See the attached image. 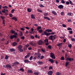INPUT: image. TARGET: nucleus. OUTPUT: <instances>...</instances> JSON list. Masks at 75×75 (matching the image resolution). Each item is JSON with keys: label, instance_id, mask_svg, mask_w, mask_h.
Masks as SVG:
<instances>
[{"label": "nucleus", "instance_id": "obj_1", "mask_svg": "<svg viewBox=\"0 0 75 75\" xmlns=\"http://www.w3.org/2000/svg\"><path fill=\"white\" fill-rule=\"evenodd\" d=\"M56 38V35H51L50 36H49V38L50 39V40H52V41H53V40H55Z\"/></svg>", "mask_w": 75, "mask_h": 75}, {"label": "nucleus", "instance_id": "obj_2", "mask_svg": "<svg viewBox=\"0 0 75 75\" xmlns=\"http://www.w3.org/2000/svg\"><path fill=\"white\" fill-rule=\"evenodd\" d=\"M67 54H65V57L66 58V60L67 61H72L74 60V59L72 58H69V57H67Z\"/></svg>", "mask_w": 75, "mask_h": 75}, {"label": "nucleus", "instance_id": "obj_3", "mask_svg": "<svg viewBox=\"0 0 75 75\" xmlns=\"http://www.w3.org/2000/svg\"><path fill=\"white\" fill-rule=\"evenodd\" d=\"M50 57L53 59H55L56 58V57L55 54L52 52H51L50 53Z\"/></svg>", "mask_w": 75, "mask_h": 75}, {"label": "nucleus", "instance_id": "obj_4", "mask_svg": "<svg viewBox=\"0 0 75 75\" xmlns=\"http://www.w3.org/2000/svg\"><path fill=\"white\" fill-rule=\"evenodd\" d=\"M44 35H46L47 36H49V33H47V32L45 30V31L43 32V33L41 34V35L42 36Z\"/></svg>", "mask_w": 75, "mask_h": 75}, {"label": "nucleus", "instance_id": "obj_5", "mask_svg": "<svg viewBox=\"0 0 75 75\" xmlns=\"http://www.w3.org/2000/svg\"><path fill=\"white\" fill-rule=\"evenodd\" d=\"M37 57L38 59H39L41 57V54L39 52H38L37 54Z\"/></svg>", "mask_w": 75, "mask_h": 75}, {"label": "nucleus", "instance_id": "obj_6", "mask_svg": "<svg viewBox=\"0 0 75 75\" xmlns=\"http://www.w3.org/2000/svg\"><path fill=\"white\" fill-rule=\"evenodd\" d=\"M6 68L8 69H11L12 68L11 66L9 64H6Z\"/></svg>", "mask_w": 75, "mask_h": 75}, {"label": "nucleus", "instance_id": "obj_7", "mask_svg": "<svg viewBox=\"0 0 75 75\" xmlns=\"http://www.w3.org/2000/svg\"><path fill=\"white\" fill-rule=\"evenodd\" d=\"M62 44H63L62 43H59L58 44H57V47H62Z\"/></svg>", "mask_w": 75, "mask_h": 75}, {"label": "nucleus", "instance_id": "obj_8", "mask_svg": "<svg viewBox=\"0 0 75 75\" xmlns=\"http://www.w3.org/2000/svg\"><path fill=\"white\" fill-rule=\"evenodd\" d=\"M64 6L62 5H60L58 6V8L59 9H62L63 8Z\"/></svg>", "mask_w": 75, "mask_h": 75}, {"label": "nucleus", "instance_id": "obj_9", "mask_svg": "<svg viewBox=\"0 0 75 75\" xmlns=\"http://www.w3.org/2000/svg\"><path fill=\"white\" fill-rule=\"evenodd\" d=\"M52 13L53 14L55 15H57V14L56 13V12L54 11H52Z\"/></svg>", "mask_w": 75, "mask_h": 75}, {"label": "nucleus", "instance_id": "obj_10", "mask_svg": "<svg viewBox=\"0 0 75 75\" xmlns=\"http://www.w3.org/2000/svg\"><path fill=\"white\" fill-rule=\"evenodd\" d=\"M43 43V41H42L41 40H40L38 42V44L39 45H41Z\"/></svg>", "mask_w": 75, "mask_h": 75}, {"label": "nucleus", "instance_id": "obj_11", "mask_svg": "<svg viewBox=\"0 0 75 75\" xmlns=\"http://www.w3.org/2000/svg\"><path fill=\"white\" fill-rule=\"evenodd\" d=\"M11 18H12V20H15V21H17V19L16 18V17H12Z\"/></svg>", "mask_w": 75, "mask_h": 75}, {"label": "nucleus", "instance_id": "obj_12", "mask_svg": "<svg viewBox=\"0 0 75 75\" xmlns=\"http://www.w3.org/2000/svg\"><path fill=\"white\" fill-rule=\"evenodd\" d=\"M53 74L52 71H49L48 72V75H52Z\"/></svg>", "mask_w": 75, "mask_h": 75}, {"label": "nucleus", "instance_id": "obj_13", "mask_svg": "<svg viewBox=\"0 0 75 75\" xmlns=\"http://www.w3.org/2000/svg\"><path fill=\"white\" fill-rule=\"evenodd\" d=\"M49 61L52 64H53L54 62V61L53 59H49Z\"/></svg>", "mask_w": 75, "mask_h": 75}, {"label": "nucleus", "instance_id": "obj_14", "mask_svg": "<svg viewBox=\"0 0 75 75\" xmlns=\"http://www.w3.org/2000/svg\"><path fill=\"white\" fill-rule=\"evenodd\" d=\"M55 32H51V33H48L49 35H54L55 34Z\"/></svg>", "mask_w": 75, "mask_h": 75}, {"label": "nucleus", "instance_id": "obj_15", "mask_svg": "<svg viewBox=\"0 0 75 75\" xmlns=\"http://www.w3.org/2000/svg\"><path fill=\"white\" fill-rule=\"evenodd\" d=\"M44 18L45 19H47V20H48L49 21H50V19L49 18V17H48L45 16L44 17Z\"/></svg>", "mask_w": 75, "mask_h": 75}, {"label": "nucleus", "instance_id": "obj_16", "mask_svg": "<svg viewBox=\"0 0 75 75\" xmlns=\"http://www.w3.org/2000/svg\"><path fill=\"white\" fill-rule=\"evenodd\" d=\"M45 31H46V32H52V30L51 29H47V30H45Z\"/></svg>", "mask_w": 75, "mask_h": 75}, {"label": "nucleus", "instance_id": "obj_17", "mask_svg": "<svg viewBox=\"0 0 75 75\" xmlns=\"http://www.w3.org/2000/svg\"><path fill=\"white\" fill-rule=\"evenodd\" d=\"M23 47L21 45H19L17 47L18 48V50L22 49Z\"/></svg>", "mask_w": 75, "mask_h": 75}, {"label": "nucleus", "instance_id": "obj_18", "mask_svg": "<svg viewBox=\"0 0 75 75\" xmlns=\"http://www.w3.org/2000/svg\"><path fill=\"white\" fill-rule=\"evenodd\" d=\"M28 72L29 73H33V72L32 71V70L29 69L28 70Z\"/></svg>", "mask_w": 75, "mask_h": 75}, {"label": "nucleus", "instance_id": "obj_19", "mask_svg": "<svg viewBox=\"0 0 75 75\" xmlns=\"http://www.w3.org/2000/svg\"><path fill=\"white\" fill-rule=\"evenodd\" d=\"M24 62L25 63H30V61H29L28 60H27L26 59H25L24 60Z\"/></svg>", "mask_w": 75, "mask_h": 75}, {"label": "nucleus", "instance_id": "obj_20", "mask_svg": "<svg viewBox=\"0 0 75 75\" xmlns=\"http://www.w3.org/2000/svg\"><path fill=\"white\" fill-rule=\"evenodd\" d=\"M9 50L11 52H13L15 51V50L13 48L10 49Z\"/></svg>", "mask_w": 75, "mask_h": 75}, {"label": "nucleus", "instance_id": "obj_21", "mask_svg": "<svg viewBox=\"0 0 75 75\" xmlns=\"http://www.w3.org/2000/svg\"><path fill=\"white\" fill-rule=\"evenodd\" d=\"M31 18L33 19L35 18L34 17V15L31 14Z\"/></svg>", "mask_w": 75, "mask_h": 75}, {"label": "nucleus", "instance_id": "obj_22", "mask_svg": "<svg viewBox=\"0 0 75 75\" xmlns=\"http://www.w3.org/2000/svg\"><path fill=\"white\" fill-rule=\"evenodd\" d=\"M28 12H31L32 11L31 9L28 8L27 9Z\"/></svg>", "mask_w": 75, "mask_h": 75}, {"label": "nucleus", "instance_id": "obj_23", "mask_svg": "<svg viewBox=\"0 0 75 75\" xmlns=\"http://www.w3.org/2000/svg\"><path fill=\"white\" fill-rule=\"evenodd\" d=\"M17 45V43L15 42L13 43V47Z\"/></svg>", "mask_w": 75, "mask_h": 75}, {"label": "nucleus", "instance_id": "obj_24", "mask_svg": "<svg viewBox=\"0 0 75 75\" xmlns=\"http://www.w3.org/2000/svg\"><path fill=\"white\" fill-rule=\"evenodd\" d=\"M20 63L18 62H15V63L14 64V65H16L17 64H19Z\"/></svg>", "mask_w": 75, "mask_h": 75}, {"label": "nucleus", "instance_id": "obj_25", "mask_svg": "<svg viewBox=\"0 0 75 75\" xmlns=\"http://www.w3.org/2000/svg\"><path fill=\"white\" fill-rule=\"evenodd\" d=\"M29 55H30L29 54H28L26 56H25L24 58L25 59L27 58L28 57H29Z\"/></svg>", "mask_w": 75, "mask_h": 75}, {"label": "nucleus", "instance_id": "obj_26", "mask_svg": "<svg viewBox=\"0 0 75 75\" xmlns=\"http://www.w3.org/2000/svg\"><path fill=\"white\" fill-rule=\"evenodd\" d=\"M41 51L43 53H45V52H46L45 49H41Z\"/></svg>", "mask_w": 75, "mask_h": 75}, {"label": "nucleus", "instance_id": "obj_27", "mask_svg": "<svg viewBox=\"0 0 75 75\" xmlns=\"http://www.w3.org/2000/svg\"><path fill=\"white\" fill-rule=\"evenodd\" d=\"M11 33L12 34H13L15 32V31L14 30H11Z\"/></svg>", "mask_w": 75, "mask_h": 75}, {"label": "nucleus", "instance_id": "obj_28", "mask_svg": "<svg viewBox=\"0 0 75 75\" xmlns=\"http://www.w3.org/2000/svg\"><path fill=\"white\" fill-rule=\"evenodd\" d=\"M0 17H1V18L2 19V21L5 20L4 19L5 18V17H4V16L3 17L2 16H1Z\"/></svg>", "mask_w": 75, "mask_h": 75}, {"label": "nucleus", "instance_id": "obj_29", "mask_svg": "<svg viewBox=\"0 0 75 75\" xmlns=\"http://www.w3.org/2000/svg\"><path fill=\"white\" fill-rule=\"evenodd\" d=\"M37 11L38 12H39L40 13H42L43 12L42 11L40 10L39 9H37Z\"/></svg>", "mask_w": 75, "mask_h": 75}, {"label": "nucleus", "instance_id": "obj_30", "mask_svg": "<svg viewBox=\"0 0 75 75\" xmlns=\"http://www.w3.org/2000/svg\"><path fill=\"white\" fill-rule=\"evenodd\" d=\"M69 2L70 4L71 5H73V3L70 0H69Z\"/></svg>", "mask_w": 75, "mask_h": 75}, {"label": "nucleus", "instance_id": "obj_31", "mask_svg": "<svg viewBox=\"0 0 75 75\" xmlns=\"http://www.w3.org/2000/svg\"><path fill=\"white\" fill-rule=\"evenodd\" d=\"M69 62H66V65H65V66L66 67H67L68 66V65L69 64Z\"/></svg>", "mask_w": 75, "mask_h": 75}, {"label": "nucleus", "instance_id": "obj_32", "mask_svg": "<svg viewBox=\"0 0 75 75\" xmlns=\"http://www.w3.org/2000/svg\"><path fill=\"white\" fill-rule=\"evenodd\" d=\"M41 29V26H40L39 27H38L37 29L38 30L40 29Z\"/></svg>", "mask_w": 75, "mask_h": 75}, {"label": "nucleus", "instance_id": "obj_33", "mask_svg": "<svg viewBox=\"0 0 75 75\" xmlns=\"http://www.w3.org/2000/svg\"><path fill=\"white\" fill-rule=\"evenodd\" d=\"M56 74V75H61V73L60 72H59V71H57V72Z\"/></svg>", "mask_w": 75, "mask_h": 75}, {"label": "nucleus", "instance_id": "obj_34", "mask_svg": "<svg viewBox=\"0 0 75 75\" xmlns=\"http://www.w3.org/2000/svg\"><path fill=\"white\" fill-rule=\"evenodd\" d=\"M66 5H68L70 4V2L69 1H66V3L65 4Z\"/></svg>", "mask_w": 75, "mask_h": 75}, {"label": "nucleus", "instance_id": "obj_35", "mask_svg": "<svg viewBox=\"0 0 75 75\" xmlns=\"http://www.w3.org/2000/svg\"><path fill=\"white\" fill-rule=\"evenodd\" d=\"M47 48L49 49H51L52 48L51 46L49 45L47 46Z\"/></svg>", "mask_w": 75, "mask_h": 75}, {"label": "nucleus", "instance_id": "obj_36", "mask_svg": "<svg viewBox=\"0 0 75 75\" xmlns=\"http://www.w3.org/2000/svg\"><path fill=\"white\" fill-rule=\"evenodd\" d=\"M61 2L62 4H65V2L64 0H61Z\"/></svg>", "mask_w": 75, "mask_h": 75}, {"label": "nucleus", "instance_id": "obj_37", "mask_svg": "<svg viewBox=\"0 0 75 75\" xmlns=\"http://www.w3.org/2000/svg\"><path fill=\"white\" fill-rule=\"evenodd\" d=\"M39 6L42 8H44L45 7L42 4H40Z\"/></svg>", "mask_w": 75, "mask_h": 75}, {"label": "nucleus", "instance_id": "obj_38", "mask_svg": "<svg viewBox=\"0 0 75 75\" xmlns=\"http://www.w3.org/2000/svg\"><path fill=\"white\" fill-rule=\"evenodd\" d=\"M20 70L21 71V72H23L24 71V69L22 68L20 69Z\"/></svg>", "mask_w": 75, "mask_h": 75}, {"label": "nucleus", "instance_id": "obj_39", "mask_svg": "<svg viewBox=\"0 0 75 75\" xmlns=\"http://www.w3.org/2000/svg\"><path fill=\"white\" fill-rule=\"evenodd\" d=\"M45 57V56H41V57H40V59H42L43 58Z\"/></svg>", "mask_w": 75, "mask_h": 75}, {"label": "nucleus", "instance_id": "obj_40", "mask_svg": "<svg viewBox=\"0 0 75 75\" xmlns=\"http://www.w3.org/2000/svg\"><path fill=\"white\" fill-rule=\"evenodd\" d=\"M9 57L8 56H6L5 57V59H8Z\"/></svg>", "mask_w": 75, "mask_h": 75}, {"label": "nucleus", "instance_id": "obj_41", "mask_svg": "<svg viewBox=\"0 0 75 75\" xmlns=\"http://www.w3.org/2000/svg\"><path fill=\"white\" fill-rule=\"evenodd\" d=\"M71 40L72 41L75 42V39L74 38H72Z\"/></svg>", "mask_w": 75, "mask_h": 75}, {"label": "nucleus", "instance_id": "obj_42", "mask_svg": "<svg viewBox=\"0 0 75 75\" xmlns=\"http://www.w3.org/2000/svg\"><path fill=\"white\" fill-rule=\"evenodd\" d=\"M44 41L46 42H48V39H45Z\"/></svg>", "mask_w": 75, "mask_h": 75}, {"label": "nucleus", "instance_id": "obj_43", "mask_svg": "<svg viewBox=\"0 0 75 75\" xmlns=\"http://www.w3.org/2000/svg\"><path fill=\"white\" fill-rule=\"evenodd\" d=\"M18 50L20 52H22L23 51V50L21 49H18Z\"/></svg>", "mask_w": 75, "mask_h": 75}, {"label": "nucleus", "instance_id": "obj_44", "mask_svg": "<svg viewBox=\"0 0 75 75\" xmlns=\"http://www.w3.org/2000/svg\"><path fill=\"white\" fill-rule=\"evenodd\" d=\"M69 33L70 34H73V31L72 30H69Z\"/></svg>", "mask_w": 75, "mask_h": 75}, {"label": "nucleus", "instance_id": "obj_45", "mask_svg": "<svg viewBox=\"0 0 75 75\" xmlns=\"http://www.w3.org/2000/svg\"><path fill=\"white\" fill-rule=\"evenodd\" d=\"M38 63L40 65L41 64H43V62H38Z\"/></svg>", "mask_w": 75, "mask_h": 75}, {"label": "nucleus", "instance_id": "obj_46", "mask_svg": "<svg viewBox=\"0 0 75 75\" xmlns=\"http://www.w3.org/2000/svg\"><path fill=\"white\" fill-rule=\"evenodd\" d=\"M72 28H67V30H72Z\"/></svg>", "mask_w": 75, "mask_h": 75}, {"label": "nucleus", "instance_id": "obj_47", "mask_svg": "<svg viewBox=\"0 0 75 75\" xmlns=\"http://www.w3.org/2000/svg\"><path fill=\"white\" fill-rule=\"evenodd\" d=\"M72 45L70 44L68 45V47L69 48H71L72 47Z\"/></svg>", "mask_w": 75, "mask_h": 75}, {"label": "nucleus", "instance_id": "obj_48", "mask_svg": "<svg viewBox=\"0 0 75 75\" xmlns=\"http://www.w3.org/2000/svg\"><path fill=\"white\" fill-rule=\"evenodd\" d=\"M8 7L7 6H3V8H5V9H7L8 8Z\"/></svg>", "mask_w": 75, "mask_h": 75}, {"label": "nucleus", "instance_id": "obj_49", "mask_svg": "<svg viewBox=\"0 0 75 75\" xmlns=\"http://www.w3.org/2000/svg\"><path fill=\"white\" fill-rule=\"evenodd\" d=\"M33 56H31L30 57V60H32V59H33Z\"/></svg>", "mask_w": 75, "mask_h": 75}, {"label": "nucleus", "instance_id": "obj_50", "mask_svg": "<svg viewBox=\"0 0 75 75\" xmlns=\"http://www.w3.org/2000/svg\"><path fill=\"white\" fill-rule=\"evenodd\" d=\"M62 27H66V25L65 24H62Z\"/></svg>", "mask_w": 75, "mask_h": 75}, {"label": "nucleus", "instance_id": "obj_51", "mask_svg": "<svg viewBox=\"0 0 75 75\" xmlns=\"http://www.w3.org/2000/svg\"><path fill=\"white\" fill-rule=\"evenodd\" d=\"M61 60H64V57H62L61 58Z\"/></svg>", "mask_w": 75, "mask_h": 75}, {"label": "nucleus", "instance_id": "obj_52", "mask_svg": "<svg viewBox=\"0 0 75 75\" xmlns=\"http://www.w3.org/2000/svg\"><path fill=\"white\" fill-rule=\"evenodd\" d=\"M48 15V13H44V16H47Z\"/></svg>", "mask_w": 75, "mask_h": 75}, {"label": "nucleus", "instance_id": "obj_53", "mask_svg": "<svg viewBox=\"0 0 75 75\" xmlns=\"http://www.w3.org/2000/svg\"><path fill=\"white\" fill-rule=\"evenodd\" d=\"M11 39H13L14 38V37L13 36V35H12V36H11L10 37Z\"/></svg>", "mask_w": 75, "mask_h": 75}, {"label": "nucleus", "instance_id": "obj_54", "mask_svg": "<svg viewBox=\"0 0 75 75\" xmlns=\"http://www.w3.org/2000/svg\"><path fill=\"white\" fill-rule=\"evenodd\" d=\"M39 32L40 33H41L43 32V30L41 29V30H39Z\"/></svg>", "mask_w": 75, "mask_h": 75}, {"label": "nucleus", "instance_id": "obj_55", "mask_svg": "<svg viewBox=\"0 0 75 75\" xmlns=\"http://www.w3.org/2000/svg\"><path fill=\"white\" fill-rule=\"evenodd\" d=\"M15 11V9H13L12 10H11V13H13V12Z\"/></svg>", "mask_w": 75, "mask_h": 75}, {"label": "nucleus", "instance_id": "obj_56", "mask_svg": "<svg viewBox=\"0 0 75 75\" xmlns=\"http://www.w3.org/2000/svg\"><path fill=\"white\" fill-rule=\"evenodd\" d=\"M9 16L10 17H12L13 16L12 14L11 13H9Z\"/></svg>", "mask_w": 75, "mask_h": 75}, {"label": "nucleus", "instance_id": "obj_57", "mask_svg": "<svg viewBox=\"0 0 75 75\" xmlns=\"http://www.w3.org/2000/svg\"><path fill=\"white\" fill-rule=\"evenodd\" d=\"M61 14L62 16H64V13L62 12L61 13Z\"/></svg>", "mask_w": 75, "mask_h": 75}, {"label": "nucleus", "instance_id": "obj_58", "mask_svg": "<svg viewBox=\"0 0 75 75\" xmlns=\"http://www.w3.org/2000/svg\"><path fill=\"white\" fill-rule=\"evenodd\" d=\"M30 38H31L32 39H34L35 37L34 36H33L32 35V36H30Z\"/></svg>", "mask_w": 75, "mask_h": 75}, {"label": "nucleus", "instance_id": "obj_59", "mask_svg": "<svg viewBox=\"0 0 75 75\" xmlns=\"http://www.w3.org/2000/svg\"><path fill=\"white\" fill-rule=\"evenodd\" d=\"M53 69L52 67L50 66L49 67V70H51V69Z\"/></svg>", "mask_w": 75, "mask_h": 75}, {"label": "nucleus", "instance_id": "obj_60", "mask_svg": "<svg viewBox=\"0 0 75 75\" xmlns=\"http://www.w3.org/2000/svg\"><path fill=\"white\" fill-rule=\"evenodd\" d=\"M21 38L22 40H24L25 39L24 36H22L21 37Z\"/></svg>", "mask_w": 75, "mask_h": 75}, {"label": "nucleus", "instance_id": "obj_61", "mask_svg": "<svg viewBox=\"0 0 75 75\" xmlns=\"http://www.w3.org/2000/svg\"><path fill=\"white\" fill-rule=\"evenodd\" d=\"M39 74V72H35L34 73V74L35 75H38Z\"/></svg>", "mask_w": 75, "mask_h": 75}, {"label": "nucleus", "instance_id": "obj_62", "mask_svg": "<svg viewBox=\"0 0 75 75\" xmlns=\"http://www.w3.org/2000/svg\"><path fill=\"white\" fill-rule=\"evenodd\" d=\"M3 21V24H5V20H2Z\"/></svg>", "mask_w": 75, "mask_h": 75}, {"label": "nucleus", "instance_id": "obj_63", "mask_svg": "<svg viewBox=\"0 0 75 75\" xmlns=\"http://www.w3.org/2000/svg\"><path fill=\"white\" fill-rule=\"evenodd\" d=\"M34 43H33V42H30V45H33V44Z\"/></svg>", "mask_w": 75, "mask_h": 75}, {"label": "nucleus", "instance_id": "obj_64", "mask_svg": "<svg viewBox=\"0 0 75 75\" xmlns=\"http://www.w3.org/2000/svg\"><path fill=\"white\" fill-rule=\"evenodd\" d=\"M68 14L69 16H71V13H68Z\"/></svg>", "mask_w": 75, "mask_h": 75}]
</instances>
